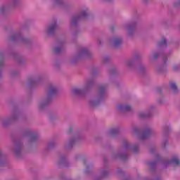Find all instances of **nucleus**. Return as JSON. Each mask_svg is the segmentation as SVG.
<instances>
[{"label": "nucleus", "instance_id": "f257e3e1", "mask_svg": "<svg viewBox=\"0 0 180 180\" xmlns=\"http://www.w3.org/2000/svg\"><path fill=\"white\" fill-rule=\"evenodd\" d=\"M85 16H86V11H82L79 15L77 17H73L72 20V23H75L77 20H79L80 18H85Z\"/></svg>", "mask_w": 180, "mask_h": 180}, {"label": "nucleus", "instance_id": "f03ea898", "mask_svg": "<svg viewBox=\"0 0 180 180\" xmlns=\"http://www.w3.org/2000/svg\"><path fill=\"white\" fill-rule=\"evenodd\" d=\"M150 134H151V129H146L143 131V133L141 134V139H147V137H148V136H150Z\"/></svg>", "mask_w": 180, "mask_h": 180}, {"label": "nucleus", "instance_id": "7ed1b4c3", "mask_svg": "<svg viewBox=\"0 0 180 180\" xmlns=\"http://www.w3.org/2000/svg\"><path fill=\"white\" fill-rule=\"evenodd\" d=\"M57 93V89L56 87L51 86L49 90V96L51 98V96H53V95H56Z\"/></svg>", "mask_w": 180, "mask_h": 180}, {"label": "nucleus", "instance_id": "20e7f679", "mask_svg": "<svg viewBox=\"0 0 180 180\" xmlns=\"http://www.w3.org/2000/svg\"><path fill=\"white\" fill-rule=\"evenodd\" d=\"M118 109H120V110H124V112H129L131 110V107H130V105H120Z\"/></svg>", "mask_w": 180, "mask_h": 180}, {"label": "nucleus", "instance_id": "39448f33", "mask_svg": "<svg viewBox=\"0 0 180 180\" xmlns=\"http://www.w3.org/2000/svg\"><path fill=\"white\" fill-rule=\"evenodd\" d=\"M120 44H122V39L116 38L114 40V43H113L114 47H117L118 46H120Z\"/></svg>", "mask_w": 180, "mask_h": 180}, {"label": "nucleus", "instance_id": "423d86ee", "mask_svg": "<svg viewBox=\"0 0 180 180\" xmlns=\"http://www.w3.org/2000/svg\"><path fill=\"white\" fill-rule=\"evenodd\" d=\"M169 164H172V165H179V159H178V158H174L169 162Z\"/></svg>", "mask_w": 180, "mask_h": 180}, {"label": "nucleus", "instance_id": "0eeeda50", "mask_svg": "<svg viewBox=\"0 0 180 180\" xmlns=\"http://www.w3.org/2000/svg\"><path fill=\"white\" fill-rule=\"evenodd\" d=\"M56 29H57V24L54 23L53 25L50 26L48 32H49V33H53L54 32V30H56Z\"/></svg>", "mask_w": 180, "mask_h": 180}, {"label": "nucleus", "instance_id": "6e6552de", "mask_svg": "<svg viewBox=\"0 0 180 180\" xmlns=\"http://www.w3.org/2000/svg\"><path fill=\"white\" fill-rule=\"evenodd\" d=\"M169 86L171 89H172V91H174V92H176V91L178 90V87L176 86V84L174 82H170Z\"/></svg>", "mask_w": 180, "mask_h": 180}, {"label": "nucleus", "instance_id": "1a4fd4ad", "mask_svg": "<svg viewBox=\"0 0 180 180\" xmlns=\"http://www.w3.org/2000/svg\"><path fill=\"white\" fill-rule=\"evenodd\" d=\"M73 94H75V95H81V94H82V90L79 89H73Z\"/></svg>", "mask_w": 180, "mask_h": 180}, {"label": "nucleus", "instance_id": "9d476101", "mask_svg": "<svg viewBox=\"0 0 180 180\" xmlns=\"http://www.w3.org/2000/svg\"><path fill=\"white\" fill-rule=\"evenodd\" d=\"M151 115L150 114H146L144 112H141L139 113V117H150Z\"/></svg>", "mask_w": 180, "mask_h": 180}, {"label": "nucleus", "instance_id": "9b49d317", "mask_svg": "<svg viewBox=\"0 0 180 180\" xmlns=\"http://www.w3.org/2000/svg\"><path fill=\"white\" fill-rule=\"evenodd\" d=\"M62 50H63V47H56V48H55L54 52L56 54H58V53H61Z\"/></svg>", "mask_w": 180, "mask_h": 180}, {"label": "nucleus", "instance_id": "f8f14e48", "mask_svg": "<svg viewBox=\"0 0 180 180\" xmlns=\"http://www.w3.org/2000/svg\"><path fill=\"white\" fill-rule=\"evenodd\" d=\"M167 44V40L165 39V38H163L162 41L158 43V46H164Z\"/></svg>", "mask_w": 180, "mask_h": 180}, {"label": "nucleus", "instance_id": "ddd939ff", "mask_svg": "<svg viewBox=\"0 0 180 180\" xmlns=\"http://www.w3.org/2000/svg\"><path fill=\"white\" fill-rule=\"evenodd\" d=\"M5 11H6V8H5V7H1V8H0V15H1V13H4V12H5Z\"/></svg>", "mask_w": 180, "mask_h": 180}, {"label": "nucleus", "instance_id": "4468645a", "mask_svg": "<svg viewBox=\"0 0 180 180\" xmlns=\"http://www.w3.org/2000/svg\"><path fill=\"white\" fill-rule=\"evenodd\" d=\"M117 133V129H111L110 134H116Z\"/></svg>", "mask_w": 180, "mask_h": 180}, {"label": "nucleus", "instance_id": "2eb2a0df", "mask_svg": "<svg viewBox=\"0 0 180 180\" xmlns=\"http://www.w3.org/2000/svg\"><path fill=\"white\" fill-rule=\"evenodd\" d=\"M49 101H50V98H49L47 101H46L45 102H44V103H42V105H47Z\"/></svg>", "mask_w": 180, "mask_h": 180}, {"label": "nucleus", "instance_id": "dca6fc26", "mask_svg": "<svg viewBox=\"0 0 180 180\" xmlns=\"http://www.w3.org/2000/svg\"><path fill=\"white\" fill-rule=\"evenodd\" d=\"M56 4H61L63 2V0H55Z\"/></svg>", "mask_w": 180, "mask_h": 180}, {"label": "nucleus", "instance_id": "f3484780", "mask_svg": "<svg viewBox=\"0 0 180 180\" xmlns=\"http://www.w3.org/2000/svg\"><path fill=\"white\" fill-rule=\"evenodd\" d=\"M154 59L156 60L157 59V55L154 56Z\"/></svg>", "mask_w": 180, "mask_h": 180}, {"label": "nucleus", "instance_id": "a211bd4d", "mask_svg": "<svg viewBox=\"0 0 180 180\" xmlns=\"http://www.w3.org/2000/svg\"><path fill=\"white\" fill-rule=\"evenodd\" d=\"M154 163H149V165H153Z\"/></svg>", "mask_w": 180, "mask_h": 180}, {"label": "nucleus", "instance_id": "6ab92c4d", "mask_svg": "<svg viewBox=\"0 0 180 180\" xmlns=\"http://www.w3.org/2000/svg\"><path fill=\"white\" fill-rule=\"evenodd\" d=\"M74 143V141H70V144H72Z\"/></svg>", "mask_w": 180, "mask_h": 180}, {"label": "nucleus", "instance_id": "aec40b11", "mask_svg": "<svg viewBox=\"0 0 180 180\" xmlns=\"http://www.w3.org/2000/svg\"><path fill=\"white\" fill-rule=\"evenodd\" d=\"M2 64H3L2 62H0V67H1V65H2Z\"/></svg>", "mask_w": 180, "mask_h": 180}, {"label": "nucleus", "instance_id": "412c9836", "mask_svg": "<svg viewBox=\"0 0 180 180\" xmlns=\"http://www.w3.org/2000/svg\"><path fill=\"white\" fill-rule=\"evenodd\" d=\"M134 131H135V132H137V129H134Z\"/></svg>", "mask_w": 180, "mask_h": 180}, {"label": "nucleus", "instance_id": "4be33fe9", "mask_svg": "<svg viewBox=\"0 0 180 180\" xmlns=\"http://www.w3.org/2000/svg\"><path fill=\"white\" fill-rule=\"evenodd\" d=\"M179 5H180V3H179Z\"/></svg>", "mask_w": 180, "mask_h": 180}]
</instances>
